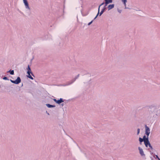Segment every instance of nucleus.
Instances as JSON below:
<instances>
[{"instance_id":"6","label":"nucleus","mask_w":160,"mask_h":160,"mask_svg":"<svg viewBox=\"0 0 160 160\" xmlns=\"http://www.w3.org/2000/svg\"><path fill=\"white\" fill-rule=\"evenodd\" d=\"M145 134L147 136H148L150 133V130L149 127H147V126H145Z\"/></svg>"},{"instance_id":"25","label":"nucleus","mask_w":160,"mask_h":160,"mask_svg":"<svg viewBox=\"0 0 160 160\" xmlns=\"http://www.w3.org/2000/svg\"><path fill=\"white\" fill-rule=\"evenodd\" d=\"M53 100H54V101H55L56 103H57V100L56 99H53Z\"/></svg>"},{"instance_id":"17","label":"nucleus","mask_w":160,"mask_h":160,"mask_svg":"<svg viewBox=\"0 0 160 160\" xmlns=\"http://www.w3.org/2000/svg\"><path fill=\"white\" fill-rule=\"evenodd\" d=\"M148 136H147V137L146 138V136L145 135V136H143L142 139H143V140H146V139L147 138H148Z\"/></svg>"},{"instance_id":"20","label":"nucleus","mask_w":160,"mask_h":160,"mask_svg":"<svg viewBox=\"0 0 160 160\" xmlns=\"http://www.w3.org/2000/svg\"><path fill=\"white\" fill-rule=\"evenodd\" d=\"M84 80L86 82H88L89 81V79L87 78H85L84 79Z\"/></svg>"},{"instance_id":"3","label":"nucleus","mask_w":160,"mask_h":160,"mask_svg":"<svg viewBox=\"0 0 160 160\" xmlns=\"http://www.w3.org/2000/svg\"><path fill=\"white\" fill-rule=\"evenodd\" d=\"M138 148L139 150V153L141 156L142 157H144L145 156V154L143 148L141 147H138Z\"/></svg>"},{"instance_id":"13","label":"nucleus","mask_w":160,"mask_h":160,"mask_svg":"<svg viewBox=\"0 0 160 160\" xmlns=\"http://www.w3.org/2000/svg\"><path fill=\"white\" fill-rule=\"evenodd\" d=\"M114 7V4H112L111 5H109L108 6V8H109V10L111 9L112 8Z\"/></svg>"},{"instance_id":"12","label":"nucleus","mask_w":160,"mask_h":160,"mask_svg":"<svg viewBox=\"0 0 160 160\" xmlns=\"http://www.w3.org/2000/svg\"><path fill=\"white\" fill-rule=\"evenodd\" d=\"M63 102V101L62 100V99L60 98L59 100H57V103L59 104Z\"/></svg>"},{"instance_id":"16","label":"nucleus","mask_w":160,"mask_h":160,"mask_svg":"<svg viewBox=\"0 0 160 160\" xmlns=\"http://www.w3.org/2000/svg\"><path fill=\"white\" fill-rule=\"evenodd\" d=\"M8 72H10V74L11 75H13L14 74V72L13 70H12V71L10 70Z\"/></svg>"},{"instance_id":"1","label":"nucleus","mask_w":160,"mask_h":160,"mask_svg":"<svg viewBox=\"0 0 160 160\" xmlns=\"http://www.w3.org/2000/svg\"><path fill=\"white\" fill-rule=\"evenodd\" d=\"M24 4L25 8L27 11H30L31 10V8L29 7V3L27 0H22Z\"/></svg>"},{"instance_id":"21","label":"nucleus","mask_w":160,"mask_h":160,"mask_svg":"<svg viewBox=\"0 0 160 160\" xmlns=\"http://www.w3.org/2000/svg\"><path fill=\"white\" fill-rule=\"evenodd\" d=\"M146 160H152V158L151 157L148 158Z\"/></svg>"},{"instance_id":"28","label":"nucleus","mask_w":160,"mask_h":160,"mask_svg":"<svg viewBox=\"0 0 160 160\" xmlns=\"http://www.w3.org/2000/svg\"><path fill=\"white\" fill-rule=\"evenodd\" d=\"M105 1H107V0H105Z\"/></svg>"},{"instance_id":"14","label":"nucleus","mask_w":160,"mask_h":160,"mask_svg":"<svg viewBox=\"0 0 160 160\" xmlns=\"http://www.w3.org/2000/svg\"><path fill=\"white\" fill-rule=\"evenodd\" d=\"M28 74V75L27 76V77L29 78L32 79V80H33V78L30 75V73H32V72L31 73H27Z\"/></svg>"},{"instance_id":"9","label":"nucleus","mask_w":160,"mask_h":160,"mask_svg":"<svg viewBox=\"0 0 160 160\" xmlns=\"http://www.w3.org/2000/svg\"><path fill=\"white\" fill-rule=\"evenodd\" d=\"M112 2V0H107V1H105V6H106L108 4L111 3Z\"/></svg>"},{"instance_id":"5","label":"nucleus","mask_w":160,"mask_h":160,"mask_svg":"<svg viewBox=\"0 0 160 160\" xmlns=\"http://www.w3.org/2000/svg\"><path fill=\"white\" fill-rule=\"evenodd\" d=\"M11 82L12 83L15 84H18L20 83L21 82V80L20 77H18L17 79L15 81H13L12 80H10Z\"/></svg>"},{"instance_id":"11","label":"nucleus","mask_w":160,"mask_h":160,"mask_svg":"<svg viewBox=\"0 0 160 160\" xmlns=\"http://www.w3.org/2000/svg\"><path fill=\"white\" fill-rule=\"evenodd\" d=\"M27 70H28L27 72V73L32 72L31 69L29 65H28V68H27Z\"/></svg>"},{"instance_id":"8","label":"nucleus","mask_w":160,"mask_h":160,"mask_svg":"<svg viewBox=\"0 0 160 160\" xmlns=\"http://www.w3.org/2000/svg\"><path fill=\"white\" fill-rule=\"evenodd\" d=\"M46 106L48 108H54L55 107V105H51L49 104H46Z\"/></svg>"},{"instance_id":"22","label":"nucleus","mask_w":160,"mask_h":160,"mask_svg":"<svg viewBox=\"0 0 160 160\" xmlns=\"http://www.w3.org/2000/svg\"><path fill=\"white\" fill-rule=\"evenodd\" d=\"M103 11H101L100 13L99 16H101L103 13Z\"/></svg>"},{"instance_id":"19","label":"nucleus","mask_w":160,"mask_h":160,"mask_svg":"<svg viewBox=\"0 0 160 160\" xmlns=\"http://www.w3.org/2000/svg\"><path fill=\"white\" fill-rule=\"evenodd\" d=\"M105 7L106 6H105L102 9V10L101 11H103V12H104V11L106 9Z\"/></svg>"},{"instance_id":"7","label":"nucleus","mask_w":160,"mask_h":160,"mask_svg":"<svg viewBox=\"0 0 160 160\" xmlns=\"http://www.w3.org/2000/svg\"><path fill=\"white\" fill-rule=\"evenodd\" d=\"M104 4V2H103V3H102L100 6H99V8H98V13L97 14V15L95 16V17L94 18V19H95L96 18H97V16H98V15L99 13V9H100V6H101L102 5H103Z\"/></svg>"},{"instance_id":"10","label":"nucleus","mask_w":160,"mask_h":160,"mask_svg":"<svg viewBox=\"0 0 160 160\" xmlns=\"http://www.w3.org/2000/svg\"><path fill=\"white\" fill-rule=\"evenodd\" d=\"M122 2L123 3L124 6H125V8H126V2L127 0H121Z\"/></svg>"},{"instance_id":"27","label":"nucleus","mask_w":160,"mask_h":160,"mask_svg":"<svg viewBox=\"0 0 160 160\" xmlns=\"http://www.w3.org/2000/svg\"><path fill=\"white\" fill-rule=\"evenodd\" d=\"M48 114L49 115V113H48Z\"/></svg>"},{"instance_id":"2","label":"nucleus","mask_w":160,"mask_h":160,"mask_svg":"<svg viewBox=\"0 0 160 160\" xmlns=\"http://www.w3.org/2000/svg\"><path fill=\"white\" fill-rule=\"evenodd\" d=\"M144 143L145 146L146 147H148V146L151 149H153L152 147V146L151 144L150 143L148 139L147 138L146 140H145L144 141Z\"/></svg>"},{"instance_id":"24","label":"nucleus","mask_w":160,"mask_h":160,"mask_svg":"<svg viewBox=\"0 0 160 160\" xmlns=\"http://www.w3.org/2000/svg\"><path fill=\"white\" fill-rule=\"evenodd\" d=\"M45 45H47L48 44V42H47L45 43Z\"/></svg>"},{"instance_id":"26","label":"nucleus","mask_w":160,"mask_h":160,"mask_svg":"<svg viewBox=\"0 0 160 160\" xmlns=\"http://www.w3.org/2000/svg\"><path fill=\"white\" fill-rule=\"evenodd\" d=\"M138 11H141L140 10H138Z\"/></svg>"},{"instance_id":"4","label":"nucleus","mask_w":160,"mask_h":160,"mask_svg":"<svg viewBox=\"0 0 160 160\" xmlns=\"http://www.w3.org/2000/svg\"><path fill=\"white\" fill-rule=\"evenodd\" d=\"M92 22V21H83L82 24L84 26L89 25Z\"/></svg>"},{"instance_id":"15","label":"nucleus","mask_w":160,"mask_h":160,"mask_svg":"<svg viewBox=\"0 0 160 160\" xmlns=\"http://www.w3.org/2000/svg\"><path fill=\"white\" fill-rule=\"evenodd\" d=\"M145 140H143L142 138H139V141L140 142V144H141L142 142L143 141L144 142V141Z\"/></svg>"},{"instance_id":"18","label":"nucleus","mask_w":160,"mask_h":160,"mask_svg":"<svg viewBox=\"0 0 160 160\" xmlns=\"http://www.w3.org/2000/svg\"><path fill=\"white\" fill-rule=\"evenodd\" d=\"M140 129L138 128V130H137V134L138 135L139 133V132H140Z\"/></svg>"},{"instance_id":"23","label":"nucleus","mask_w":160,"mask_h":160,"mask_svg":"<svg viewBox=\"0 0 160 160\" xmlns=\"http://www.w3.org/2000/svg\"><path fill=\"white\" fill-rule=\"evenodd\" d=\"M3 79L5 80H7L8 79V78L6 77H4L3 78Z\"/></svg>"}]
</instances>
